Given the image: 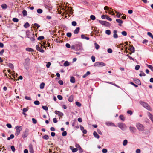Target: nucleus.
<instances>
[{"label": "nucleus", "mask_w": 153, "mask_h": 153, "mask_svg": "<svg viewBox=\"0 0 153 153\" xmlns=\"http://www.w3.org/2000/svg\"><path fill=\"white\" fill-rule=\"evenodd\" d=\"M25 98L27 100H32L31 99L30 97L27 96H25Z\"/></svg>", "instance_id": "obj_48"}, {"label": "nucleus", "mask_w": 153, "mask_h": 153, "mask_svg": "<svg viewBox=\"0 0 153 153\" xmlns=\"http://www.w3.org/2000/svg\"><path fill=\"white\" fill-rule=\"evenodd\" d=\"M147 66L150 68L152 71H153V67L151 65H146Z\"/></svg>", "instance_id": "obj_30"}, {"label": "nucleus", "mask_w": 153, "mask_h": 153, "mask_svg": "<svg viewBox=\"0 0 153 153\" xmlns=\"http://www.w3.org/2000/svg\"><path fill=\"white\" fill-rule=\"evenodd\" d=\"M80 129L82 131V132L84 134L86 133V130H84V127L82 126H80Z\"/></svg>", "instance_id": "obj_18"}, {"label": "nucleus", "mask_w": 153, "mask_h": 153, "mask_svg": "<svg viewBox=\"0 0 153 153\" xmlns=\"http://www.w3.org/2000/svg\"><path fill=\"white\" fill-rule=\"evenodd\" d=\"M70 81V82L72 83H75V80L74 77L73 76L71 77Z\"/></svg>", "instance_id": "obj_17"}, {"label": "nucleus", "mask_w": 153, "mask_h": 153, "mask_svg": "<svg viewBox=\"0 0 153 153\" xmlns=\"http://www.w3.org/2000/svg\"><path fill=\"white\" fill-rule=\"evenodd\" d=\"M70 63L68 61H66L64 63V66L66 67L70 65Z\"/></svg>", "instance_id": "obj_21"}, {"label": "nucleus", "mask_w": 153, "mask_h": 153, "mask_svg": "<svg viewBox=\"0 0 153 153\" xmlns=\"http://www.w3.org/2000/svg\"><path fill=\"white\" fill-rule=\"evenodd\" d=\"M14 137V135L13 134H11L10 136V137H8L7 138V140H10L11 139L13 138Z\"/></svg>", "instance_id": "obj_26"}, {"label": "nucleus", "mask_w": 153, "mask_h": 153, "mask_svg": "<svg viewBox=\"0 0 153 153\" xmlns=\"http://www.w3.org/2000/svg\"><path fill=\"white\" fill-rule=\"evenodd\" d=\"M106 19L109 21H112V19L110 18L109 17V16H106Z\"/></svg>", "instance_id": "obj_54"}, {"label": "nucleus", "mask_w": 153, "mask_h": 153, "mask_svg": "<svg viewBox=\"0 0 153 153\" xmlns=\"http://www.w3.org/2000/svg\"><path fill=\"white\" fill-rule=\"evenodd\" d=\"M140 103L147 110L149 111L151 110V108L147 103L142 101H140Z\"/></svg>", "instance_id": "obj_2"}, {"label": "nucleus", "mask_w": 153, "mask_h": 153, "mask_svg": "<svg viewBox=\"0 0 153 153\" xmlns=\"http://www.w3.org/2000/svg\"><path fill=\"white\" fill-rule=\"evenodd\" d=\"M36 48L38 51H39L42 48L40 47L39 45H37L36 46Z\"/></svg>", "instance_id": "obj_44"}, {"label": "nucleus", "mask_w": 153, "mask_h": 153, "mask_svg": "<svg viewBox=\"0 0 153 153\" xmlns=\"http://www.w3.org/2000/svg\"><path fill=\"white\" fill-rule=\"evenodd\" d=\"M95 58L94 56H92L91 57V59L93 62H94L95 61Z\"/></svg>", "instance_id": "obj_57"}, {"label": "nucleus", "mask_w": 153, "mask_h": 153, "mask_svg": "<svg viewBox=\"0 0 153 153\" xmlns=\"http://www.w3.org/2000/svg\"><path fill=\"white\" fill-rule=\"evenodd\" d=\"M11 149L12 150L13 152H14L15 151V149L14 146H11Z\"/></svg>", "instance_id": "obj_49"}, {"label": "nucleus", "mask_w": 153, "mask_h": 153, "mask_svg": "<svg viewBox=\"0 0 153 153\" xmlns=\"http://www.w3.org/2000/svg\"><path fill=\"white\" fill-rule=\"evenodd\" d=\"M45 85V84L43 82H42L41 83L40 85V88L41 89H43L44 88Z\"/></svg>", "instance_id": "obj_22"}, {"label": "nucleus", "mask_w": 153, "mask_h": 153, "mask_svg": "<svg viewBox=\"0 0 153 153\" xmlns=\"http://www.w3.org/2000/svg\"><path fill=\"white\" fill-rule=\"evenodd\" d=\"M73 96L72 95H71L68 98V101L69 102H71L73 101Z\"/></svg>", "instance_id": "obj_28"}, {"label": "nucleus", "mask_w": 153, "mask_h": 153, "mask_svg": "<svg viewBox=\"0 0 153 153\" xmlns=\"http://www.w3.org/2000/svg\"><path fill=\"white\" fill-rule=\"evenodd\" d=\"M130 131L133 133H134L136 130L135 128L131 126L129 127Z\"/></svg>", "instance_id": "obj_15"}, {"label": "nucleus", "mask_w": 153, "mask_h": 153, "mask_svg": "<svg viewBox=\"0 0 153 153\" xmlns=\"http://www.w3.org/2000/svg\"><path fill=\"white\" fill-rule=\"evenodd\" d=\"M57 97L58 98L59 100H62L63 98L62 96L61 95H58Z\"/></svg>", "instance_id": "obj_51"}, {"label": "nucleus", "mask_w": 153, "mask_h": 153, "mask_svg": "<svg viewBox=\"0 0 153 153\" xmlns=\"http://www.w3.org/2000/svg\"><path fill=\"white\" fill-rule=\"evenodd\" d=\"M102 152L103 153H106L107 152V150L106 149H103L102 150Z\"/></svg>", "instance_id": "obj_58"}, {"label": "nucleus", "mask_w": 153, "mask_h": 153, "mask_svg": "<svg viewBox=\"0 0 153 153\" xmlns=\"http://www.w3.org/2000/svg\"><path fill=\"white\" fill-rule=\"evenodd\" d=\"M134 81L138 85H140L141 83L140 81L137 79H134Z\"/></svg>", "instance_id": "obj_23"}, {"label": "nucleus", "mask_w": 153, "mask_h": 153, "mask_svg": "<svg viewBox=\"0 0 153 153\" xmlns=\"http://www.w3.org/2000/svg\"><path fill=\"white\" fill-rule=\"evenodd\" d=\"M22 14L23 16H26L27 15V12L26 10H23L22 11Z\"/></svg>", "instance_id": "obj_36"}, {"label": "nucleus", "mask_w": 153, "mask_h": 153, "mask_svg": "<svg viewBox=\"0 0 153 153\" xmlns=\"http://www.w3.org/2000/svg\"><path fill=\"white\" fill-rule=\"evenodd\" d=\"M118 126L122 130L124 131L127 128L126 124L124 123H119L117 124Z\"/></svg>", "instance_id": "obj_1"}, {"label": "nucleus", "mask_w": 153, "mask_h": 153, "mask_svg": "<svg viewBox=\"0 0 153 153\" xmlns=\"http://www.w3.org/2000/svg\"><path fill=\"white\" fill-rule=\"evenodd\" d=\"M139 68L140 66L139 65H136L135 67V69L137 70H139Z\"/></svg>", "instance_id": "obj_59"}, {"label": "nucleus", "mask_w": 153, "mask_h": 153, "mask_svg": "<svg viewBox=\"0 0 153 153\" xmlns=\"http://www.w3.org/2000/svg\"><path fill=\"white\" fill-rule=\"evenodd\" d=\"M108 126L116 127L114 123L111 122H107L105 123Z\"/></svg>", "instance_id": "obj_8"}, {"label": "nucleus", "mask_w": 153, "mask_h": 153, "mask_svg": "<svg viewBox=\"0 0 153 153\" xmlns=\"http://www.w3.org/2000/svg\"><path fill=\"white\" fill-rule=\"evenodd\" d=\"M116 20L117 22L119 23V25L121 26V24L123 23V21L119 19H117Z\"/></svg>", "instance_id": "obj_13"}, {"label": "nucleus", "mask_w": 153, "mask_h": 153, "mask_svg": "<svg viewBox=\"0 0 153 153\" xmlns=\"http://www.w3.org/2000/svg\"><path fill=\"white\" fill-rule=\"evenodd\" d=\"M107 51L109 53H111L112 52V50L111 48H109L107 50Z\"/></svg>", "instance_id": "obj_55"}, {"label": "nucleus", "mask_w": 153, "mask_h": 153, "mask_svg": "<svg viewBox=\"0 0 153 153\" xmlns=\"http://www.w3.org/2000/svg\"><path fill=\"white\" fill-rule=\"evenodd\" d=\"M6 125L7 127H8L9 128H12V126L11 124H7Z\"/></svg>", "instance_id": "obj_63"}, {"label": "nucleus", "mask_w": 153, "mask_h": 153, "mask_svg": "<svg viewBox=\"0 0 153 153\" xmlns=\"http://www.w3.org/2000/svg\"><path fill=\"white\" fill-rule=\"evenodd\" d=\"M81 38L82 39H86V36L85 35L82 34L81 35Z\"/></svg>", "instance_id": "obj_60"}, {"label": "nucleus", "mask_w": 153, "mask_h": 153, "mask_svg": "<svg viewBox=\"0 0 153 153\" xmlns=\"http://www.w3.org/2000/svg\"><path fill=\"white\" fill-rule=\"evenodd\" d=\"M145 74L143 72H141L139 74V76H145Z\"/></svg>", "instance_id": "obj_50"}, {"label": "nucleus", "mask_w": 153, "mask_h": 153, "mask_svg": "<svg viewBox=\"0 0 153 153\" xmlns=\"http://www.w3.org/2000/svg\"><path fill=\"white\" fill-rule=\"evenodd\" d=\"M90 19L93 20L95 19V17L93 15H91L90 16Z\"/></svg>", "instance_id": "obj_39"}, {"label": "nucleus", "mask_w": 153, "mask_h": 153, "mask_svg": "<svg viewBox=\"0 0 153 153\" xmlns=\"http://www.w3.org/2000/svg\"><path fill=\"white\" fill-rule=\"evenodd\" d=\"M80 28L79 27H77L76 29L75 30L74 32V34H78L79 30Z\"/></svg>", "instance_id": "obj_20"}, {"label": "nucleus", "mask_w": 153, "mask_h": 153, "mask_svg": "<svg viewBox=\"0 0 153 153\" xmlns=\"http://www.w3.org/2000/svg\"><path fill=\"white\" fill-rule=\"evenodd\" d=\"M51 65V63L50 62H48L46 65V66L47 68H49Z\"/></svg>", "instance_id": "obj_45"}, {"label": "nucleus", "mask_w": 153, "mask_h": 153, "mask_svg": "<svg viewBox=\"0 0 153 153\" xmlns=\"http://www.w3.org/2000/svg\"><path fill=\"white\" fill-rule=\"evenodd\" d=\"M70 149L72 150V152H75L78 150V149L77 148H74L73 147L71 146L70 147Z\"/></svg>", "instance_id": "obj_16"}, {"label": "nucleus", "mask_w": 153, "mask_h": 153, "mask_svg": "<svg viewBox=\"0 0 153 153\" xmlns=\"http://www.w3.org/2000/svg\"><path fill=\"white\" fill-rule=\"evenodd\" d=\"M127 113L131 115L132 114V112L131 110H128L127 111Z\"/></svg>", "instance_id": "obj_62"}, {"label": "nucleus", "mask_w": 153, "mask_h": 153, "mask_svg": "<svg viewBox=\"0 0 153 153\" xmlns=\"http://www.w3.org/2000/svg\"><path fill=\"white\" fill-rule=\"evenodd\" d=\"M76 49L78 50H81L82 49V45L81 43H79L76 45Z\"/></svg>", "instance_id": "obj_6"}, {"label": "nucleus", "mask_w": 153, "mask_h": 153, "mask_svg": "<svg viewBox=\"0 0 153 153\" xmlns=\"http://www.w3.org/2000/svg\"><path fill=\"white\" fill-rule=\"evenodd\" d=\"M148 115L150 119L153 118V116L150 113H148Z\"/></svg>", "instance_id": "obj_33"}, {"label": "nucleus", "mask_w": 153, "mask_h": 153, "mask_svg": "<svg viewBox=\"0 0 153 153\" xmlns=\"http://www.w3.org/2000/svg\"><path fill=\"white\" fill-rule=\"evenodd\" d=\"M29 147L30 152V153H34V151L32 145H29Z\"/></svg>", "instance_id": "obj_11"}, {"label": "nucleus", "mask_w": 153, "mask_h": 153, "mask_svg": "<svg viewBox=\"0 0 153 153\" xmlns=\"http://www.w3.org/2000/svg\"><path fill=\"white\" fill-rule=\"evenodd\" d=\"M94 45H95V48L96 49L98 50L99 48V47H100L99 45L97 43H95Z\"/></svg>", "instance_id": "obj_29"}, {"label": "nucleus", "mask_w": 153, "mask_h": 153, "mask_svg": "<svg viewBox=\"0 0 153 153\" xmlns=\"http://www.w3.org/2000/svg\"><path fill=\"white\" fill-rule=\"evenodd\" d=\"M1 7L3 9H6L7 8V6L5 4H3L1 5Z\"/></svg>", "instance_id": "obj_34"}, {"label": "nucleus", "mask_w": 153, "mask_h": 153, "mask_svg": "<svg viewBox=\"0 0 153 153\" xmlns=\"http://www.w3.org/2000/svg\"><path fill=\"white\" fill-rule=\"evenodd\" d=\"M24 26L25 28H27L30 26V25L29 23L28 22H27L26 23H25L24 25Z\"/></svg>", "instance_id": "obj_24"}, {"label": "nucleus", "mask_w": 153, "mask_h": 153, "mask_svg": "<svg viewBox=\"0 0 153 153\" xmlns=\"http://www.w3.org/2000/svg\"><path fill=\"white\" fill-rule=\"evenodd\" d=\"M76 104L78 107H80L81 106V104L78 102H76Z\"/></svg>", "instance_id": "obj_52"}, {"label": "nucleus", "mask_w": 153, "mask_h": 153, "mask_svg": "<svg viewBox=\"0 0 153 153\" xmlns=\"http://www.w3.org/2000/svg\"><path fill=\"white\" fill-rule=\"evenodd\" d=\"M129 50L130 51H131L132 53H134L135 51L134 48L132 45H131L130 46Z\"/></svg>", "instance_id": "obj_14"}, {"label": "nucleus", "mask_w": 153, "mask_h": 153, "mask_svg": "<svg viewBox=\"0 0 153 153\" xmlns=\"http://www.w3.org/2000/svg\"><path fill=\"white\" fill-rule=\"evenodd\" d=\"M117 31L116 30H114L113 31V37L114 38H117L118 37V35L117 34Z\"/></svg>", "instance_id": "obj_12"}, {"label": "nucleus", "mask_w": 153, "mask_h": 153, "mask_svg": "<svg viewBox=\"0 0 153 153\" xmlns=\"http://www.w3.org/2000/svg\"><path fill=\"white\" fill-rule=\"evenodd\" d=\"M55 113L60 117H62L63 115V114L62 113L56 110L55 111Z\"/></svg>", "instance_id": "obj_9"}, {"label": "nucleus", "mask_w": 153, "mask_h": 153, "mask_svg": "<svg viewBox=\"0 0 153 153\" xmlns=\"http://www.w3.org/2000/svg\"><path fill=\"white\" fill-rule=\"evenodd\" d=\"M12 20L13 22H18L19 21L18 19L17 18H13V19Z\"/></svg>", "instance_id": "obj_40"}, {"label": "nucleus", "mask_w": 153, "mask_h": 153, "mask_svg": "<svg viewBox=\"0 0 153 153\" xmlns=\"http://www.w3.org/2000/svg\"><path fill=\"white\" fill-rule=\"evenodd\" d=\"M26 51L29 52H32L33 51V50L30 48H26Z\"/></svg>", "instance_id": "obj_25"}, {"label": "nucleus", "mask_w": 153, "mask_h": 153, "mask_svg": "<svg viewBox=\"0 0 153 153\" xmlns=\"http://www.w3.org/2000/svg\"><path fill=\"white\" fill-rule=\"evenodd\" d=\"M76 22L75 21H73L72 22V25L73 26H76Z\"/></svg>", "instance_id": "obj_46"}, {"label": "nucleus", "mask_w": 153, "mask_h": 153, "mask_svg": "<svg viewBox=\"0 0 153 153\" xmlns=\"http://www.w3.org/2000/svg\"><path fill=\"white\" fill-rule=\"evenodd\" d=\"M15 128L16 129V134H19L20 133V131L22 129V126H16V127Z\"/></svg>", "instance_id": "obj_5"}, {"label": "nucleus", "mask_w": 153, "mask_h": 153, "mask_svg": "<svg viewBox=\"0 0 153 153\" xmlns=\"http://www.w3.org/2000/svg\"><path fill=\"white\" fill-rule=\"evenodd\" d=\"M42 108L46 111H47L48 109V107L46 106H42Z\"/></svg>", "instance_id": "obj_43"}, {"label": "nucleus", "mask_w": 153, "mask_h": 153, "mask_svg": "<svg viewBox=\"0 0 153 153\" xmlns=\"http://www.w3.org/2000/svg\"><path fill=\"white\" fill-rule=\"evenodd\" d=\"M123 36H126L127 35L126 32L125 31H123L121 32Z\"/></svg>", "instance_id": "obj_41"}, {"label": "nucleus", "mask_w": 153, "mask_h": 153, "mask_svg": "<svg viewBox=\"0 0 153 153\" xmlns=\"http://www.w3.org/2000/svg\"><path fill=\"white\" fill-rule=\"evenodd\" d=\"M35 35H34V34H33V36H32H32H30V37H29V38L31 41H32V42H34L35 41Z\"/></svg>", "instance_id": "obj_19"}, {"label": "nucleus", "mask_w": 153, "mask_h": 153, "mask_svg": "<svg viewBox=\"0 0 153 153\" xmlns=\"http://www.w3.org/2000/svg\"><path fill=\"white\" fill-rule=\"evenodd\" d=\"M128 143V141L127 140H125L123 143V146H126L127 145Z\"/></svg>", "instance_id": "obj_37"}, {"label": "nucleus", "mask_w": 153, "mask_h": 153, "mask_svg": "<svg viewBox=\"0 0 153 153\" xmlns=\"http://www.w3.org/2000/svg\"><path fill=\"white\" fill-rule=\"evenodd\" d=\"M44 39V37L43 36H40L37 38L38 40H42Z\"/></svg>", "instance_id": "obj_42"}, {"label": "nucleus", "mask_w": 153, "mask_h": 153, "mask_svg": "<svg viewBox=\"0 0 153 153\" xmlns=\"http://www.w3.org/2000/svg\"><path fill=\"white\" fill-rule=\"evenodd\" d=\"M58 83L61 85H62L63 84V81L62 80H60L58 81Z\"/></svg>", "instance_id": "obj_53"}, {"label": "nucleus", "mask_w": 153, "mask_h": 153, "mask_svg": "<svg viewBox=\"0 0 153 153\" xmlns=\"http://www.w3.org/2000/svg\"><path fill=\"white\" fill-rule=\"evenodd\" d=\"M32 120L33 123L34 124H36L37 123V121L35 119L33 118L32 119Z\"/></svg>", "instance_id": "obj_61"}, {"label": "nucleus", "mask_w": 153, "mask_h": 153, "mask_svg": "<svg viewBox=\"0 0 153 153\" xmlns=\"http://www.w3.org/2000/svg\"><path fill=\"white\" fill-rule=\"evenodd\" d=\"M141 152V150L139 149H137L136 150V153H140Z\"/></svg>", "instance_id": "obj_64"}, {"label": "nucleus", "mask_w": 153, "mask_h": 153, "mask_svg": "<svg viewBox=\"0 0 153 153\" xmlns=\"http://www.w3.org/2000/svg\"><path fill=\"white\" fill-rule=\"evenodd\" d=\"M119 118L122 121H124L125 120V118L122 115H120L119 116Z\"/></svg>", "instance_id": "obj_27"}, {"label": "nucleus", "mask_w": 153, "mask_h": 153, "mask_svg": "<svg viewBox=\"0 0 153 153\" xmlns=\"http://www.w3.org/2000/svg\"><path fill=\"white\" fill-rule=\"evenodd\" d=\"M45 140H48L49 138V137L47 135H45L42 137Z\"/></svg>", "instance_id": "obj_38"}, {"label": "nucleus", "mask_w": 153, "mask_h": 153, "mask_svg": "<svg viewBox=\"0 0 153 153\" xmlns=\"http://www.w3.org/2000/svg\"><path fill=\"white\" fill-rule=\"evenodd\" d=\"M147 35L152 39H153V35L150 32H148L147 33Z\"/></svg>", "instance_id": "obj_35"}, {"label": "nucleus", "mask_w": 153, "mask_h": 153, "mask_svg": "<svg viewBox=\"0 0 153 153\" xmlns=\"http://www.w3.org/2000/svg\"><path fill=\"white\" fill-rule=\"evenodd\" d=\"M94 65L95 66L102 67L105 66V64L103 62H96Z\"/></svg>", "instance_id": "obj_3"}, {"label": "nucleus", "mask_w": 153, "mask_h": 153, "mask_svg": "<svg viewBox=\"0 0 153 153\" xmlns=\"http://www.w3.org/2000/svg\"><path fill=\"white\" fill-rule=\"evenodd\" d=\"M26 35L27 36V37L29 38V37H30L31 36H33V33H32L30 32L29 31H27L26 33Z\"/></svg>", "instance_id": "obj_10"}, {"label": "nucleus", "mask_w": 153, "mask_h": 153, "mask_svg": "<svg viewBox=\"0 0 153 153\" xmlns=\"http://www.w3.org/2000/svg\"><path fill=\"white\" fill-rule=\"evenodd\" d=\"M99 22L102 25H105V26H108L109 25V23L106 21H99Z\"/></svg>", "instance_id": "obj_7"}, {"label": "nucleus", "mask_w": 153, "mask_h": 153, "mask_svg": "<svg viewBox=\"0 0 153 153\" xmlns=\"http://www.w3.org/2000/svg\"><path fill=\"white\" fill-rule=\"evenodd\" d=\"M9 67L13 69V65L11 63H10L9 65Z\"/></svg>", "instance_id": "obj_56"}, {"label": "nucleus", "mask_w": 153, "mask_h": 153, "mask_svg": "<svg viewBox=\"0 0 153 153\" xmlns=\"http://www.w3.org/2000/svg\"><path fill=\"white\" fill-rule=\"evenodd\" d=\"M34 103V104L36 105H39L40 104L39 101L38 100L35 101Z\"/></svg>", "instance_id": "obj_47"}, {"label": "nucleus", "mask_w": 153, "mask_h": 153, "mask_svg": "<svg viewBox=\"0 0 153 153\" xmlns=\"http://www.w3.org/2000/svg\"><path fill=\"white\" fill-rule=\"evenodd\" d=\"M136 127L140 131H142L144 129V127L143 125L139 123L137 124Z\"/></svg>", "instance_id": "obj_4"}, {"label": "nucleus", "mask_w": 153, "mask_h": 153, "mask_svg": "<svg viewBox=\"0 0 153 153\" xmlns=\"http://www.w3.org/2000/svg\"><path fill=\"white\" fill-rule=\"evenodd\" d=\"M105 33L108 35H110L111 33L110 30H106L105 31Z\"/></svg>", "instance_id": "obj_32"}, {"label": "nucleus", "mask_w": 153, "mask_h": 153, "mask_svg": "<svg viewBox=\"0 0 153 153\" xmlns=\"http://www.w3.org/2000/svg\"><path fill=\"white\" fill-rule=\"evenodd\" d=\"M37 12L39 14H41L42 13L43 11L42 9H39L37 10Z\"/></svg>", "instance_id": "obj_31"}]
</instances>
